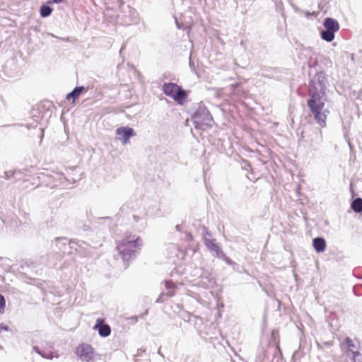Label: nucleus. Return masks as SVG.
<instances>
[{
    "label": "nucleus",
    "instance_id": "f8f14e48",
    "mask_svg": "<svg viewBox=\"0 0 362 362\" xmlns=\"http://www.w3.org/2000/svg\"><path fill=\"white\" fill-rule=\"evenodd\" d=\"M345 342L347 344L349 351L354 354V357L360 354L358 346L349 337L346 338Z\"/></svg>",
    "mask_w": 362,
    "mask_h": 362
},
{
    "label": "nucleus",
    "instance_id": "0eeeda50",
    "mask_svg": "<svg viewBox=\"0 0 362 362\" xmlns=\"http://www.w3.org/2000/svg\"><path fill=\"white\" fill-rule=\"evenodd\" d=\"M116 134L117 139L125 145L128 144L129 138L134 136L135 133L132 128L122 127L117 129Z\"/></svg>",
    "mask_w": 362,
    "mask_h": 362
},
{
    "label": "nucleus",
    "instance_id": "423d86ee",
    "mask_svg": "<svg viewBox=\"0 0 362 362\" xmlns=\"http://www.w3.org/2000/svg\"><path fill=\"white\" fill-rule=\"evenodd\" d=\"M212 119V117L208 112L202 115L197 113L194 119L195 127L204 129L206 127L211 126Z\"/></svg>",
    "mask_w": 362,
    "mask_h": 362
},
{
    "label": "nucleus",
    "instance_id": "f3484780",
    "mask_svg": "<svg viewBox=\"0 0 362 362\" xmlns=\"http://www.w3.org/2000/svg\"><path fill=\"white\" fill-rule=\"evenodd\" d=\"M238 87H239V83H235V84H231L230 85V89H231V91H232V94H233V95H238L239 94Z\"/></svg>",
    "mask_w": 362,
    "mask_h": 362
},
{
    "label": "nucleus",
    "instance_id": "6e6552de",
    "mask_svg": "<svg viewBox=\"0 0 362 362\" xmlns=\"http://www.w3.org/2000/svg\"><path fill=\"white\" fill-rule=\"evenodd\" d=\"M104 322L105 320L103 318H98L93 329H98L101 337H106L110 334L111 329L108 325L104 324Z\"/></svg>",
    "mask_w": 362,
    "mask_h": 362
},
{
    "label": "nucleus",
    "instance_id": "4be33fe9",
    "mask_svg": "<svg viewBox=\"0 0 362 362\" xmlns=\"http://www.w3.org/2000/svg\"><path fill=\"white\" fill-rule=\"evenodd\" d=\"M226 260L228 262H230V259H228V258H226Z\"/></svg>",
    "mask_w": 362,
    "mask_h": 362
},
{
    "label": "nucleus",
    "instance_id": "9b49d317",
    "mask_svg": "<svg viewBox=\"0 0 362 362\" xmlns=\"http://www.w3.org/2000/svg\"><path fill=\"white\" fill-rule=\"evenodd\" d=\"M313 245L316 252H322L326 248V242L322 238H316L313 240Z\"/></svg>",
    "mask_w": 362,
    "mask_h": 362
},
{
    "label": "nucleus",
    "instance_id": "20e7f679",
    "mask_svg": "<svg viewBox=\"0 0 362 362\" xmlns=\"http://www.w3.org/2000/svg\"><path fill=\"white\" fill-rule=\"evenodd\" d=\"M323 25L326 30L321 32L322 38L327 42L332 41L334 38V33L339 29L338 22L334 18H327Z\"/></svg>",
    "mask_w": 362,
    "mask_h": 362
},
{
    "label": "nucleus",
    "instance_id": "9d476101",
    "mask_svg": "<svg viewBox=\"0 0 362 362\" xmlns=\"http://www.w3.org/2000/svg\"><path fill=\"white\" fill-rule=\"evenodd\" d=\"M206 246L212 252H214L218 257H225L226 255L220 247L216 244L214 240H206Z\"/></svg>",
    "mask_w": 362,
    "mask_h": 362
},
{
    "label": "nucleus",
    "instance_id": "aec40b11",
    "mask_svg": "<svg viewBox=\"0 0 362 362\" xmlns=\"http://www.w3.org/2000/svg\"><path fill=\"white\" fill-rule=\"evenodd\" d=\"M64 0H52V1L55 4H59L62 2Z\"/></svg>",
    "mask_w": 362,
    "mask_h": 362
},
{
    "label": "nucleus",
    "instance_id": "412c9836",
    "mask_svg": "<svg viewBox=\"0 0 362 362\" xmlns=\"http://www.w3.org/2000/svg\"><path fill=\"white\" fill-rule=\"evenodd\" d=\"M169 295H170V296H173V295H174V293H173V292H172V293H170Z\"/></svg>",
    "mask_w": 362,
    "mask_h": 362
},
{
    "label": "nucleus",
    "instance_id": "a211bd4d",
    "mask_svg": "<svg viewBox=\"0 0 362 362\" xmlns=\"http://www.w3.org/2000/svg\"><path fill=\"white\" fill-rule=\"evenodd\" d=\"M165 286H166V288L168 289H170V288L174 289L175 288V284L172 281H167L165 284Z\"/></svg>",
    "mask_w": 362,
    "mask_h": 362
},
{
    "label": "nucleus",
    "instance_id": "dca6fc26",
    "mask_svg": "<svg viewBox=\"0 0 362 362\" xmlns=\"http://www.w3.org/2000/svg\"><path fill=\"white\" fill-rule=\"evenodd\" d=\"M5 307H6L5 298L3 296V295H1L0 293V313L1 314L4 313Z\"/></svg>",
    "mask_w": 362,
    "mask_h": 362
},
{
    "label": "nucleus",
    "instance_id": "6ab92c4d",
    "mask_svg": "<svg viewBox=\"0 0 362 362\" xmlns=\"http://www.w3.org/2000/svg\"><path fill=\"white\" fill-rule=\"evenodd\" d=\"M9 330V327L7 325L0 324V333L3 331L7 332Z\"/></svg>",
    "mask_w": 362,
    "mask_h": 362
},
{
    "label": "nucleus",
    "instance_id": "39448f33",
    "mask_svg": "<svg viewBox=\"0 0 362 362\" xmlns=\"http://www.w3.org/2000/svg\"><path fill=\"white\" fill-rule=\"evenodd\" d=\"M76 354L81 359L89 361L93 358L94 349L91 345L83 343L76 347Z\"/></svg>",
    "mask_w": 362,
    "mask_h": 362
},
{
    "label": "nucleus",
    "instance_id": "4468645a",
    "mask_svg": "<svg viewBox=\"0 0 362 362\" xmlns=\"http://www.w3.org/2000/svg\"><path fill=\"white\" fill-rule=\"evenodd\" d=\"M83 90V87H76L74 89V90L69 93L66 96L67 99L72 98L74 100H75L78 97L81 95Z\"/></svg>",
    "mask_w": 362,
    "mask_h": 362
},
{
    "label": "nucleus",
    "instance_id": "ddd939ff",
    "mask_svg": "<svg viewBox=\"0 0 362 362\" xmlns=\"http://www.w3.org/2000/svg\"><path fill=\"white\" fill-rule=\"evenodd\" d=\"M352 209L357 213L362 211V199L357 198L354 199L351 204Z\"/></svg>",
    "mask_w": 362,
    "mask_h": 362
},
{
    "label": "nucleus",
    "instance_id": "f03ea898",
    "mask_svg": "<svg viewBox=\"0 0 362 362\" xmlns=\"http://www.w3.org/2000/svg\"><path fill=\"white\" fill-rule=\"evenodd\" d=\"M143 245L142 239L135 235H127L117 245L124 260H128Z\"/></svg>",
    "mask_w": 362,
    "mask_h": 362
},
{
    "label": "nucleus",
    "instance_id": "7ed1b4c3",
    "mask_svg": "<svg viewBox=\"0 0 362 362\" xmlns=\"http://www.w3.org/2000/svg\"><path fill=\"white\" fill-rule=\"evenodd\" d=\"M163 93L172 98L178 105H182L187 98V93L181 86L174 83H165L163 86Z\"/></svg>",
    "mask_w": 362,
    "mask_h": 362
},
{
    "label": "nucleus",
    "instance_id": "1a4fd4ad",
    "mask_svg": "<svg viewBox=\"0 0 362 362\" xmlns=\"http://www.w3.org/2000/svg\"><path fill=\"white\" fill-rule=\"evenodd\" d=\"M317 82L313 81V83L310 85L309 90L313 87L317 88V92H320L321 90H324L326 92V83L327 79L323 73H318L316 75Z\"/></svg>",
    "mask_w": 362,
    "mask_h": 362
},
{
    "label": "nucleus",
    "instance_id": "2eb2a0df",
    "mask_svg": "<svg viewBox=\"0 0 362 362\" xmlns=\"http://www.w3.org/2000/svg\"><path fill=\"white\" fill-rule=\"evenodd\" d=\"M52 11V8L48 6L43 5L40 7V15L42 17L49 16Z\"/></svg>",
    "mask_w": 362,
    "mask_h": 362
},
{
    "label": "nucleus",
    "instance_id": "f257e3e1",
    "mask_svg": "<svg viewBox=\"0 0 362 362\" xmlns=\"http://www.w3.org/2000/svg\"><path fill=\"white\" fill-rule=\"evenodd\" d=\"M310 98L307 101V105L313 115L316 122L322 128L327 126V120L329 110L325 108V103L327 96L323 90L317 92V88L313 87L308 90Z\"/></svg>",
    "mask_w": 362,
    "mask_h": 362
}]
</instances>
